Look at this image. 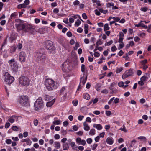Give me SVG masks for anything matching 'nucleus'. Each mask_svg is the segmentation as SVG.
Listing matches in <instances>:
<instances>
[{
	"label": "nucleus",
	"mask_w": 151,
	"mask_h": 151,
	"mask_svg": "<svg viewBox=\"0 0 151 151\" xmlns=\"http://www.w3.org/2000/svg\"><path fill=\"white\" fill-rule=\"evenodd\" d=\"M53 12L55 14H57L59 12V10L57 8H55L53 9Z\"/></svg>",
	"instance_id": "6e6d98bb"
},
{
	"label": "nucleus",
	"mask_w": 151,
	"mask_h": 151,
	"mask_svg": "<svg viewBox=\"0 0 151 151\" xmlns=\"http://www.w3.org/2000/svg\"><path fill=\"white\" fill-rule=\"evenodd\" d=\"M5 78L4 79V81L8 84L12 83L14 80V78L8 72H6L4 75Z\"/></svg>",
	"instance_id": "39448f33"
},
{
	"label": "nucleus",
	"mask_w": 151,
	"mask_h": 151,
	"mask_svg": "<svg viewBox=\"0 0 151 151\" xmlns=\"http://www.w3.org/2000/svg\"><path fill=\"white\" fill-rule=\"evenodd\" d=\"M86 141L88 143L90 144L92 142V140L91 138H88L87 139Z\"/></svg>",
	"instance_id": "49530a36"
},
{
	"label": "nucleus",
	"mask_w": 151,
	"mask_h": 151,
	"mask_svg": "<svg viewBox=\"0 0 151 151\" xmlns=\"http://www.w3.org/2000/svg\"><path fill=\"white\" fill-rule=\"evenodd\" d=\"M45 85L47 89L49 91H52L57 88L55 81L54 80L49 78L46 79Z\"/></svg>",
	"instance_id": "f257e3e1"
},
{
	"label": "nucleus",
	"mask_w": 151,
	"mask_h": 151,
	"mask_svg": "<svg viewBox=\"0 0 151 151\" xmlns=\"http://www.w3.org/2000/svg\"><path fill=\"white\" fill-rule=\"evenodd\" d=\"M55 147L57 149H59L60 147V144L58 142L56 141L55 143Z\"/></svg>",
	"instance_id": "b1692460"
},
{
	"label": "nucleus",
	"mask_w": 151,
	"mask_h": 151,
	"mask_svg": "<svg viewBox=\"0 0 151 151\" xmlns=\"http://www.w3.org/2000/svg\"><path fill=\"white\" fill-rule=\"evenodd\" d=\"M78 17H79V18L81 19V20L83 22H84L83 21V20H82L81 18V17L79 15H73V16H72V17H73V18H74V19H76L77 18H78Z\"/></svg>",
	"instance_id": "58836bf2"
},
{
	"label": "nucleus",
	"mask_w": 151,
	"mask_h": 151,
	"mask_svg": "<svg viewBox=\"0 0 151 151\" xmlns=\"http://www.w3.org/2000/svg\"><path fill=\"white\" fill-rule=\"evenodd\" d=\"M108 50L109 51V49H107V50H105L103 52V54L105 56H107L108 53Z\"/></svg>",
	"instance_id": "680f3d73"
},
{
	"label": "nucleus",
	"mask_w": 151,
	"mask_h": 151,
	"mask_svg": "<svg viewBox=\"0 0 151 151\" xmlns=\"http://www.w3.org/2000/svg\"><path fill=\"white\" fill-rule=\"evenodd\" d=\"M33 29V27L30 24L25 23L24 32H28Z\"/></svg>",
	"instance_id": "9b49d317"
},
{
	"label": "nucleus",
	"mask_w": 151,
	"mask_h": 151,
	"mask_svg": "<svg viewBox=\"0 0 151 151\" xmlns=\"http://www.w3.org/2000/svg\"><path fill=\"white\" fill-rule=\"evenodd\" d=\"M12 129L14 131H17L19 130V127L16 126H14L12 127Z\"/></svg>",
	"instance_id": "72a5a7b5"
},
{
	"label": "nucleus",
	"mask_w": 151,
	"mask_h": 151,
	"mask_svg": "<svg viewBox=\"0 0 151 151\" xmlns=\"http://www.w3.org/2000/svg\"><path fill=\"white\" fill-rule=\"evenodd\" d=\"M7 43V38L6 37L4 40V41L3 42V43L2 45V47H3L5 45H6Z\"/></svg>",
	"instance_id": "37998d69"
},
{
	"label": "nucleus",
	"mask_w": 151,
	"mask_h": 151,
	"mask_svg": "<svg viewBox=\"0 0 151 151\" xmlns=\"http://www.w3.org/2000/svg\"><path fill=\"white\" fill-rule=\"evenodd\" d=\"M94 55L95 57H98L100 56V54L97 52H95L94 53Z\"/></svg>",
	"instance_id": "864d4df0"
},
{
	"label": "nucleus",
	"mask_w": 151,
	"mask_h": 151,
	"mask_svg": "<svg viewBox=\"0 0 151 151\" xmlns=\"http://www.w3.org/2000/svg\"><path fill=\"white\" fill-rule=\"evenodd\" d=\"M17 117L16 115H13L10 117L9 119V121L11 123H13L14 122L16 119H17Z\"/></svg>",
	"instance_id": "a211bd4d"
},
{
	"label": "nucleus",
	"mask_w": 151,
	"mask_h": 151,
	"mask_svg": "<svg viewBox=\"0 0 151 151\" xmlns=\"http://www.w3.org/2000/svg\"><path fill=\"white\" fill-rule=\"evenodd\" d=\"M82 17L83 18L85 19H86L87 18V17L86 15V14L85 13L82 14Z\"/></svg>",
	"instance_id": "3c124183"
},
{
	"label": "nucleus",
	"mask_w": 151,
	"mask_h": 151,
	"mask_svg": "<svg viewBox=\"0 0 151 151\" xmlns=\"http://www.w3.org/2000/svg\"><path fill=\"white\" fill-rule=\"evenodd\" d=\"M27 139H28L26 142L27 144V145H30L32 143V141L30 140V139L29 138H27Z\"/></svg>",
	"instance_id": "79ce46f5"
},
{
	"label": "nucleus",
	"mask_w": 151,
	"mask_h": 151,
	"mask_svg": "<svg viewBox=\"0 0 151 151\" xmlns=\"http://www.w3.org/2000/svg\"><path fill=\"white\" fill-rule=\"evenodd\" d=\"M111 64H115V61L114 60H113V61H109L107 62L108 65L109 66H110V65Z\"/></svg>",
	"instance_id": "5fc2aeb1"
},
{
	"label": "nucleus",
	"mask_w": 151,
	"mask_h": 151,
	"mask_svg": "<svg viewBox=\"0 0 151 151\" xmlns=\"http://www.w3.org/2000/svg\"><path fill=\"white\" fill-rule=\"evenodd\" d=\"M12 142V141L10 139H8L6 140V143L7 144H11Z\"/></svg>",
	"instance_id": "69168bd1"
},
{
	"label": "nucleus",
	"mask_w": 151,
	"mask_h": 151,
	"mask_svg": "<svg viewBox=\"0 0 151 151\" xmlns=\"http://www.w3.org/2000/svg\"><path fill=\"white\" fill-rule=\"evenodd\" d=\"M19 60L21 63H24L26 61L27 57L25 52L23 51L21 52L19 54Z\"/></svg>",
	"instance_id": "6e6552de"
},
{
	"label": "nucleus",
	"mask_w": 151,
	"mask_h": 151,
	"mask_svg": "<svg viewBox=\"0 0 151 151\" xmlns=\"http://www.w3.org/2000/svg\"><path fill=\"white\" fill-rule=\"evenodd\" d=\"M106 142L107 144L110 145H112L114 143V141L112 137H108L106 139Z\"/></svg>",
	"instance_id": "f3484780"
},
{
	"label": "nucleus",
	"mask_w": 151,
	"mask_h": 151,
	"mask_svg": "<svg viewBox=\"0 0 151 151\" xmlns=\"http://www.w3.org/2000/svg\"><path fill=\"white\" fill-rule=\"evenodd\" d=\"M19 84L25 86H28L29 84L30 81L29 79L27 77L21 76L19 79Z\"/></svg>",
	"instance_id": "20e7f679"
},
{
	"label": "nucleus",
	"mask_w": 151,
	"mask_h": 151,
	"mask_svg": "<svg viewBox=\"0 0 151 151\" xmlns=\"http://www.w3.org/2000/svg\"><path fill=\"white\" fill-rule=\"evenodd\" d=\"M80 4V2L78 0H76L73 2V5L75 6H77L79 5Z\"/></svg>",
	"instance_id": "09e8293b"
},
{
	"label": "nucleus",
	"mask_w": 151,
	"mask_h": 151,
	"mask_svg": "<svg viewBox=\"0 0 151 151\" xmlns=\"http://www.w3.org/2000/svg\"><path fill=\"white\" fill-rule=\"evenodd\" d=\"M37 57L39 59H40V60H41L43 58V57H45V55H43V53H40L39 54L38 53H37Z\"/></svg>",
	"instance_id": "c85d7f7f"
},
{
	"label": "nucleus",
	"mask_w": 151,
	"mask_h": 151,
	"mask_svg": "<svg viewBox=\"0 0 151 151\" xmlns=\"http://www.w3.org/2000/svg\"><path fill=\"white\" fill-rule=\"evenodd\" d=\"M103 44V42L101 39L99 40L96 43V47L97 48L98 47L99 45H101Z\"/></svg>",
	"instance_id": "bb28decb"
},
{
	"label": "nucleus",
	"mask_w": 151,
	"mask_h": 151,
	"mask_svg": "<svg viewBox=\"0 0 151 151\" xmlns=\"http://www.w3.org/2000/svg\"><path fill=\"white\" fill-rule=\"evenodd\" d=\"M78 127L76 125L73 126V129L74 131H76L78 130Z\"/></svg>",
	"instance_id": "603ef678"
},
{
	"label": "nucleus",
	"mask_w": 151,
	"mask_h": 151,
	"mask_svg": "<svg viewBox=\"0 0 151 151\" xmlns=\"http://www.w3.org/2000/svg\"><path fill=\"white\" fill-rule=\"evenodd\" d=\"M83 126L84 127V129L86 131H88L90 129V127L88 125L86 124L85 122L83 123Z\"/></svg>",
	"instance_id": "4be33fe9"
},
{
	"label": "nucleus",
	"mask_w": 151,
	"mask_h": 151,
	"mask_svg": "<svg viewBox=\"0 0 151 151\" xmlns=\"http://www.w3.org/2000/svg\"><path fill=\"white\" fill-rule=\"evenodd\" d=\"M81 71L83 73V75L84 76L85 73V66L83 64H82L81 65Z\"/></svg>",
	"instance_id": "c756f323"
},
{
	"label": "nucleus",
	"mask_w": 151,
	"mask_h": 151,
	"mask_svg": "<svg viewBox=\"0 0 151 151\" xmlns=\"http://www.w3.org/2000/svg\"><path fill=\"white\" fill-rule=\"evenodd\" d=\"M93 113L96 115H99L100 114V112L98 110L95 111L93 112Z\"/></svg>",
	"instance_id": "e2e57ef3"
},
{
	"label": "nucleus",
	"mask_w": 151,
	"mask_h": 151,
	"mask_svg": "<svg viewBox=\"0 0 151 151\" xmlns=\"http://www.w3.org/2000/svg\"><path fill=\"white\" fill-rule=\"evenodd\" d=\"M137 138L141 141H146V138L144 136H140L138 137Z\"/></svg>",
	"instance_id": "f704fd0d"
},
{
	"label": "nucleus",
	"mask_w": 151,
	"mask_h": 151,
	"mask_svg": "<svg viewBox=\"0 0 151 151\" xmlns=\"http://www.w3.org/2000/svg\"><path fill=\"white\" fill-rule=\"evenodd\" d=\"M34 124L35 126H37L38 124V122L37 119H35L33 121Z\"/></svg>",
	"instance_id": "a18cd8bd"
},
{
	"label": "nucleus",
	"mask_w": 151,
	"mask_h": 151,
	"mask_svg": "<svg viewBox=\"0 0 151 151\" xmlns=\"http://www.w3.org/2000/svg\"><path fill=\"white\" fill-rule=\"evenodd\" d=\"M15 60L14 58H12L9 60L8 61V63L9 64H11L12 63H15Z\"/></svg>",
	"instance_id": "052dcab7"
},
{
	"label": "nucleus",
	"mask_w": 151,
	"mask_h": 151,
	"mask_svg": "<svg viewBox=\"0 0 151 151\" xmlns=\"http://www.w3.org/2000/svg\"><path fill=\"white\" fill-rule=\"evenodd\" d=\"M143 21H141L138 24H135V27H143V25H144V24L142 23Z\"/></svg>",
	"instance_id": "473e14b6"
},
{
	"label": "nucleus",
	"mask_w": 151,
	"mask_h": 151,
	"mask_svg": "<svg viewBox=\"0 0 151 151\" xmlns=\"http://www.w3.org/2000/svg\"><path fill=\"white\" fill-rule=\"evenodd\" d=\"M81 22L79 19H78L77 21L75 22V25L76 27H78L81 24Z\"/></svg>",
	"instance_id": "2f4dec72"
},
{
	"label": "nucleus",
	"mask_w": 151,
	"mask_h": 151,
	"mask_svg": "<svg viewBox=\"0 0 151 151\" xmlns=\"http://www.w3.org/2000/svg\"><path fill=\"white\" fill-rule=\"evenodd\" d=\"M142 65H146V64L147 63V61L146 59H145L144 60H142L140 62Z\"/></svg>",
	"instance_id": "7c9ffc66"
},
{
	"label": "nucleus",
	"mask_w": 151,
	"mask_h": 151,
	"mask_svg": "<svg viewBox=\"0 0 151 151\" xmlns=\"http://www.w3.org/2000/svg\"><path fill=\"white\" fill-rule=\"evenodd\" d=\"M123 68L122 67H120L119 68H117V69L116 70V73H118L121 72L123 70Z\"/></svg>",
	"instance_id": "c9c22d12"
},
{
	"label": "nucleus",
	"mask_w": 151,
	"mask_h": 151,
	"mask_svg": "<svg viewBox=\"0 0 151 151\" xmlns=\"http://www.w3.org/2000/svg\"><path fill=\"white\" fill-rule=\"evenodd\" d=\"M66 35H67L68 37H71V36H72V33L70 32V31H69L67 33V34H66Z\"/></svg>",
	"instance_id": "774afa93"
},
{
	"label": "nucleus",
	"mask_w": 151,
	"mask_h": 151,
	"mask_svg": "<svg viewBox=\"0 0 151 151\" xmlns=\"http://www.w3.org/2000/svg\"><path fill=\"white\" fill-rule=\"evenodd\" d=\"M17 47L14 46H12L10 49V51L11 52H14L15 51Z\"/></svg>",
	"instance_id": "a19ab883"
},
{
	"label": "nucleus",
	"mask_w": 151,
	"mask_h": 151,
	"mask_svg": "<svg viewBox=\"0 0 151 151\" xmlns=\"http://www.w3.org/2000/svg\"><path fill=\"white\" fill-rule=\"evenodd\" d=\"M44 98L46 101H49L53 99V96L45 95L44 96Z\"/></svg>",
	"instance_id": "6ab92c4d"
},
{
	"label": "nucleus",
	"mask_w": 151,
	"mask_h": 151,
	"mask_svg": "<svg viewBox=\"0 0 151 151\" xmlns=\"http://www.w3.org/2000/svg\"><path fill=\"white\" fill-rule=\"evenodd\" d=\"M134 40L136 42H138L140 40V39L138 37L136 36L134 37Z\"/></svg>",
	"instance_id": "0e129e2a"
},
{
	"label": "nucleus",
	"mask_w": 151,
	"mask_h": 151,
	"mask_svg": "<svg viewBox=\"0 0 151 151\" xmlns=\"http://www.w3.org/2000/svg\"><path fill=\"white\" fill-rule=\"evenodd\" d=\"M119 101V99L117 98H115L114 101V102L115 104L118 103Z\"/></svg>",
	"instance_id": "13d9d810"
},
{
	"label": "nucleus",
	"mask_w": 151,
	"mask_h": 151,
	"mask_svg": "<svg viewBox=\"0 0 151 151\" xmlns=\"http://www.w3.org/2000/svg\"><path fill=\"white\" fill-rule=\"evenodd\" d=\"M124 43H121L119 44L118 46V49L119 50L123 48L124 47Z\"/></svg>",
	"instance_id": "4c0bfd02"
},
{
	"label": "nucleus",
	"mask_w": 151,
	"mask_h": 151,
	"mask_svg": "<svg viewBox=\"0 0 151 151\" xmlns=\"http://www.w3.org/2000/svg\"><path fill=\"white\" fill-rule=\"evenodd\" d=\"M117 50V48L116 47L115 45H114L111 48V51L113 52L116 51Z\"/></svg>",
	"instance_id": "c03bdc74"
},
{
	"label": "nucleus",
	"mask_w": 151,
	"mask_h": 151,
	"mask_svg": "<svg viewBox=\"0 0 151 151\" xmlns=\"http://www.w3.org/2000/svg\"><path fill=\"white\" fill-rule=\"evenodd\" d=\"M84 118V116L83 115H79L78 117V119L79 121H81Z\"/></svg>",
	"instance_id": "338daca9"
},
{
	"label": "nucleus",
	"mask_w": 151,
	"mask_h": 151,
	"mask_svg": "<svg viewBox=\"0 0 151 151\" xmlns=\"http://www.w3.org/2000/svg\"><path fill=\"white\" fill-rule=\"evenodd\" d=\"M89 134L91 135H93L95 134V130L94 129H91L89 132Z\"/></svg>",
	"instance_id": "a878e982"
},
{
	"label": "nucleus",
	"mask_w": 151,
	"mask_h": 151,
	"mask_svg": "<svg viewBox=\"0 0 151 151\" xmlns=\"http://www.w3.org/2000/svg\"><path fill=\"white\" fill-rule=\"evenodd\" d=\"M133 71L134 70L131 68L126 71L122 76V78L124 79L129 76H133L134 74Z\"/></svg>",
	"instance_id": "0eeeda50"
},
{
	"label": "nucleus",
	"mask_w": 151,
	"mask_h": 151,
	"mask_svg": "<svg viewBox=\"0 0 151 151\" xmlns=\"http://www.w3.org/2000/svg\"><path fill=\"white\" fill-rule=\"evenodd\" d=\"M83 77H83H82L81 78L80 82V84L82 83V84L83 85L85 84L86 81L87 76V75L86 76L85 79Z\"/></svg>",
	"instance_id": "2eb2a0df"
},
{
	"label": "nucleus",
	"mask_w": 151,
	"mask_h": 151,
	"mask_svg": "<svg viewBox=\"0 0 151 151\" xmlns=\"http://www.w3.org/2000/svg\"><path fill=\"white\" fill-rule=\"evenodd\" d=\"M83 31V29L81 27L78 28L77 30V32L79 33H81Z\"/></svg>",
	"instance_id": "4d7b16f0"
},
{
	"label": "nucleus",
	"mask_w": 151,
	"mask_h": 151,
	"mask_svg": "<svg viewBox=\"0 0 151 151\" xmlns=\"http://www.w3.org/2000/svg\"><path fill=\"white\" fill-rule=\"evenodd\" d=\"M81 140V139L80 137H78L76 139V143L79 145L80 144Z\"/></svg>",
	"instance_id": "e433bc0d"
},
{
	"label": "nucleus",
	"mask_w": 151,
	"mask_h": 151,
	"mask_svg": "<svg viewBox=\"0 0 151 151\" xmlns=\"http://www.w3.org/2000/svg\"><path fill=\"white\" fill-rule=\"evenodd\" d=\"M6 23V21L5 20H2L0 22V24L1 25H4Z\"/></svg>",
	"instance_id": "bf43d9fd"
},
{
	"label": "nucleus",
	"mask_w": 151,
	"mask_h": 151,
	"mask_svg": "<svg viewBox=\"0 0 151 151\" xmlns=\"http://www.w3.org/2000/svg\"><path fill=\"white\" fill-rule=\"evenodd\" d=\"M15 26L17 29V31L19 32L21 30H23L24 31L25 23H16L15 24Z\"/></svg>",
	"instance_id": "1a4fd4ad"
},
{
	"label": "nucleus",
	"mask_w": 151,
	"mask_h": 151,
	"mask_svg": "<svg viewBox=\"0 0 151 151\" xmlns=\"http://www.w3.org/2000/svg\"><path fill=\"white\" fill-rule=\"evenodd\" d=\"M34 107L37 111H39L43 108V102L41 97H39L36 100L34 103Z\"/></svg>",
	"instance_id": "f03ea898"
},
{
	"label": "nucleus",
	"mask_w": 151,
	"mask_h": 151,
	"mask_svg": "<svg viewBox=\"0 0 151 151\" xmlns=\"http://www.w3.org/2000/svg\"><path fill=\"white\" fill-rule=\"evenodd\" d=\"M108 25V23H106L105 24L104 28V31H106V30H109L110 29V27Z\"/></svg>",
	"instance_id": "cd10ccee"
},
{
	"label": "nucleus",
	"mask_w": 151,
	"mask_h": 151,
	"mask_svg": "<svg viewBox=\"0 0 151 151\" xmlns=\"http://www.w3.org/2000/svg\"><path fill=\"white\" fill-rule=\"evenodd\" d=\"M53 123L55 125H59L60 124V120L55 121L53 122Z\"/></svg>",
	"instance_id": "ea45409f"
},
{
	"label": "nucleus",
	"mask_w": 151,
	"mask_h": 151,
	"mask_svg": "<svg viewBox=\"0 0 151 151\" xmlns=\"http://www.w3.org/2000/svg\"><path fill=\"white\" fill-rule=\"evenodd\" d=\"M93 127L96 128L98 130H100L102 129V126L100 124H94L93 125Z\"/></svg>",
	"instance_id": "dca6fc26"
},
{
	"label": "nucleus",
	"mask_w": 151,
	"mask_h": 151,
	"mask_svg": "<svg viewBox=\"0 0 151 151\" xmlns=\"http://www.w3.org/2000/svg\"><path fill=\"white\" fill-rule=\"evenodd\" d=\"M95 87L96 90L98 91H99L100 90V88L101 87V83H97L96 85L95 86Z\"/></svg>",
	"instance_id": "393cba45"
},
{
	"label": "nucleus",
	"mask_w": 151,
	"mask_h": 151,
	"mask_svg": "<svg viewBox=\"0 0 151 151\" xmlns=\"http://www.w3.org/2000/svg\"><path fill=\"white\" fill-rule=\"evenodd\" d=\"M65 87H63L60 90V95H61L63 94H64L65 93V94L63 95V99H62V101H64L66 98V96L67 95V93L65 92Z\"/></svg>",
	"instance_id": "9d476101"
},
{
	"label": "nucleus",
	"mask_w": 151,
	"mask_h": 151,
	"mask_svg": "<svg viewBox=\"0 0 151 151\" xmlns=\"http://www.w3.org/2000/svg\"><path fill=\"white\" fill-rule=\"evenodd\" d=\"M124 83L123 82H119L118 83V85L119 87H122L124 86Z\"/></svg>",
	"instance_id": "de8ad7c7"
},
{
	"label": "nucleus",
	"mask_w": 151,
	"mask_h": 151,
	"mask_svg": "<svg viewBox=\"0 0 151 151\" xmlns=\"http://www.w3.org/2000/svg\"><path fill=\"white\" fill-rule=\"evenodd\" d=\"M18 102L21 106H25L29 104L28 98L27 96H22L19 97Z\"/></svg>",
	"instance_id": "7ed1b4c3"
},
{
	"label": "nucleus",
	"mask_w": 151,
	"mask_h": 151,
	"mask_svg": "<svg viewBox=\"0 0 151 151\" xmlns=\"http://www.w3.org/2000/svg\"><path fill=\"white\" fill-rule=\"evenodd\" d=\"M55 101V99H52L50 101L47 102L46 103V106L48 107H50L52 106L54 104Z\"/></svg>",
	"instance_id": "4468645a"
},
{
	"label": "nucleus",
	"mask_w": 151,
	"mask_h": 151,
	"mask_svg": "<svg viewBox=\"0 0 151 151\" xmlns=\"http://www.w3.org/2000/svg\"><path fill=\"white\" fill-rule=\"evenodd\" d=\"M63 150H67L69 149L68 144L67 142L63 144Z\"/></svg>",
	"instance_id": "412c9836"
},
{
	"label": "nucleus",
	"mask_w": 151,
	"mask_h": 151,
	"mask_svg": "<svg viewBox=\"0 0 151 151\" xmlns=\"http://www.w3.org/2000/svg\"><path fill=\"white\" fill-rule=\"evenodd\" d=\"M150 78V74L148 73H146L141 78V80H143V81H145Z\"/></svg>",
	"instance_id": "ddd939ff"
},
{
	"label": "nucleus",
	"mask_w": 151,
	"mask_h": 151,
	"mask_svg": "<svg viewBox=\"0 0 151 151\" xmlns=\"http://www.w3.org/2000/svg\"><path fill=\"white\" fill-rule=\"evenodd\" d=\"M12 69L14 72L16 73L17 71V70L18 68V64L17 62L14 63H13V65H12Z\"/></svg>",
	"instance_id": "f8f14e48"
},
{
	"label": "nucleus",
	"mask_w": 151,
	"mask_h": 151,
	"mask_svg": "<svg viewBox=\"0 0 151 151\" xmlns=\"http://www.w3.org/2000/svg\"><path fill=\"white\" fill-rule=\"evenodd\" d=\"M83 96L84 99H86L87 100H89L90 98V96L89 95L86 93H84L83 94Z\"/></svg>",
	"instance_id": "5701e85b"
},
{
	"label": "nucleus",
	"mask_w": 151,
	"mask_h": 151,
	"mask_svg": "<svg viewBox=\"0 0 151 151\" xmlns=\"http://www.w3.org/2000/svg\"><path fill=\"white\" fill-rule=\"evenodd\" d=\"M18 15V13L17 12H15L12 13L10 16V18L12 19H14L16 18L17 16Z\"/></svg>",
	"instance_id": "aec40b11"
},
{
	"label": "nucleus",
	"mask_w": 151,
	"mask_h": 151,
	"mask_svg": "<svg viewBox=\"0 0 151 151\" xmlns=\"http://www.w3.org/2000/svg\"><path fill=\"white\" fill-rule=\"evenodd\" d=\"M44 45L46 48L51 51V52L55 49L53 43L50 40H47L45 42Z\"/></svg>",
	"instance_id": "423d86ee"
},
{
	"label": "nucleus",
	"mask_w": 151,
	"mask_h": 151,
	"mask_svg": "<svg viewBox=\"0 0 151 151\" xmlns=\"http://www.w3.org/2000/svg\"><path fill=\"white\" fill-rule=\"evenodd\" d=\"M95 14L97 16H100L101 15V13L100 12L98 11L97 9L94 10Z\"/></svg>",
	"instance_id": "8fccbe9b"
}]
</instances>
